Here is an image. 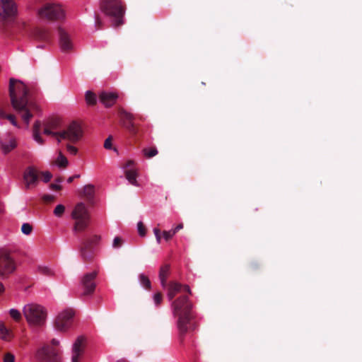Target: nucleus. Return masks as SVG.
I'll return each mask as SVG.
<instances>
[{"label": "nucleus", "instance_id": "nucleus-1", "mask_svg": "<svg viewBox=\"0 0 362 362\" xmlns=\"http://www.w3.org/2000/svg\"><path fill=\"white\" fill-rule=\"evenodd\" d=\"M9 96L13 108L28 126L30 120L33 117V112L37 110V107L34 103L29 101L27 86L21 81L11 78Z\"/></svg>", "mask_w": 362, "mask_h": 362}, {"label": "nucleus", "instance_id": "nucleus-2", "mask_svg": "<svg viewBox=\"0 0 362 362\" xmlns=\"http://www.w3.org/2000/svg\"><path fill=\"white\" fill-rule=\"evenodd\" d=\"M172 310L173 315L177 318V326L182 341L187 332L194 330L197 327L194 320L192 304L187 295H182L172 302Z\"/></svg>", "mask_w": 362, "mask_h": 362}, {"label": "nucleus", "instance_id": "nucleus-3", "mask_svg": "<svg viewBox=\"0 0 362 362\" xmlns=\"http://www.w3.org/2000/svg\"><path fill=\"white\" fill-rule=\"evenodd\" d=\"M43 126V133L54 136L58 141L68 140L74 143L79 141L83 136L81 127L76 122L70 123L66 129L62 132H57L60 127V120L58 118L49 119Z\"/></svg>", "mask_w": 362, "mask_h": 362}, {"label": "nucleus", "instance_id": "nucleus-4", "mask_svg": "<svg viewBox=\"0 0 362 362\" xmlns=\"http://www.w3.org/2000/svg\"><path fill=\"white\" fill-rule=\"evenodd\" d=\"M100 10L109 18L114 28L124 24L126 7L122 0H100Z\"/></svg>", "mask_w": 362, "mask_h": 362}, {"label": "nucleus", "instance_id": "nucleus-5", "mask_svg": "<svg viewBox=\"0 0 362 362\" xmlns=\"http://www.w3.org/2000/svg\"><path fill=\"white\" fill-rule=\"evenodd\" d=\"M23 315L27 322L34 326H41L46 319L45 309L37 304L25 305L23 310Z\"/></svg>", "mask_w": 362, "mask_h": 362}, {"label": "nucleus", "instance_id": "nucleus-6", "mask_svg": "<svg viewBox=\"0 0 362 362\" xmlns=\"http://www.w3.org/2000/svg\"><path fill=\"white\" fill-rule=\"evenodd\" d=\"M71 217L75 221L74 230L81 232L84 230L88 226L90 214L88 209L82 202L76 205L71 213Z\"/></svg>", "mask_w": 362, "mask_h": 362}, {"label": "nucleus", "instance_id": "nucleus-7", "mask_svg": "<svg viewBox=\"0 0 362 362\" xmlns=\"http://www.w3.org/2000/svg\"><path fill=\"white\" fill-rule=\"evenodd\" d=\"M38 13L42 18L49 21H59L64 18V11L59 4L47 3L39 10Z\"/></svg>", "mask_w": 362, "mask_h": 362}, {"label": "nucleus", "instance_id": "nucleus-8", "mask_svg": "<svg viewBox=\"0 0 362 362\" xmlns=\"http://www.w3.org/2000/svg\"><path fill=\"white\" fill-rule=\"evenodd\" d=\"M36 358L40 362H61L62 357L59 350L51 347L49 344H44L36 353Z\"/></svg>", "mask_w": 362, "mask_h": 362}, {"label": "nucleus", "instance_id": "nucleus-9", "mask_svg": "<svg viewBox=\"0 0 362 362\" xmlns=\"http://www.w3.org/2000/svg\"><path fill=\"white\" fill-rule=\"evenodd\" d=\"M16 269L14 259L11 257L10 252L6 250H0V276H8Z\"/></svg>", "mask_w": 362, "mask_h": 362}, {"label": "nucleus", "instance_id": "nucleus-10", "mask_svg": "<svg viewBox=\"0 0 362 362\" xmlns=\"http://www.w3.org/2000/svg\"><path fill=\"white\" fill-rule=\"evenodd\" d=\"M74 312L71 309H67L62 312L57 317L54 326L59 331H66L72 323Z\"/></svg>", "mask_w": 362, "mask_h": 362}, {"label": "nucleus", "instance_id": "nucleus-11", "mask_svg": "<svg viewBox=\"0 0 362 362\" xmlns=\"http://www.w3.org/2000/svg\"><path fill=\"white\" fill-rule=\"evenodd\" d=\"M17 13L16 5L12 0H1L0 20L8 21L16 16Z\"/></svg>", "mask_w": 362, "mask_h": 362}, {"label": "nucleus", "instance_id": "nucleus-12", "mask_svg": "<svg viewBox=\"0 0 362 362\" xmlns=\"http://www.w3.org/2000/svg\"><path fill=\"white\" fill-rule=\"evenodd\" d=\"M124 175L129 182L134 186H139L136 178L139 176L138 169L134 160H128L122 165Z\"/></svg>", "mask_w": 362, "mask_h": 362}, {"label": "nucleus", "instance_id": "nucleus-13", "mask_svg": "<svg viewBox=\"0 0 362 362\" xmlns=\"http://www.w3.org/2000/svg\"><path fill=\"white\" fill-rule=\"evenodd\" d=\"M39 175L40 171L33 166H30L25 170L23 173V180L26 189H29L37 185Z\"/></svg>", "mask_w": 362, "mask_h": 362}, {"label": "nucleus", "instance_id": "nucleus-14", "mask_svg": "<svg viewBox=\"0 0 362 362\" xmlns=\"http://www.w3.org/2000/svg\"><path fill=\"white\" fill-rule=\"evenodd\" d=\"M97 274V272L94 271L83 276L81 280V284L83 288V296H89L93 293L96 286L95 279Z\"/></svg>", "mask_w": 362, "mask_h": 362}, {"label": "nucleus", "instance_id": "nucleus-15", "mask_svg": "<svg viewBox=\"0 0 362 362\" xmlns=\"http://www.w3.org/2000/svg\"><path fill=\"white\" fill-rule=\"evenodd\" d=\"M168 288V298L169 300H172L175 296L182 292H185L188 293L189 295L192 294V291L190 288L187 285H183L176 281H170L167 284Z\"/></svg>", "mask_w": 362, "mask_h": 362}, {"label": "nucleus", "instance_id": "nucleus-16", "mask_svg": "<svg viewBox=\"0 0 362 362\" xmlns=\"http://www.w3.org/2000/svg\"><path fill=\"white\" fill-rule=\"evenodd\" d=\"M119 115L122 119H127L128 121L124 124L128 132L134 136L136 135L139 132V129L133 122V120L135 119V117L132 114L127 112L123 109L119 110Z\"/></svg>", "mask_w": 362, "mask_h": 362}, {"label": "nucleus", "instance_id": "nucleus-17", "mask_svg": "<svg viewBox=\"0 0 362 362\" xmlns=\"http://www.w3.org/2000/svg\"><path fill=\"white\" fill-rule=\"evenodd\" d=\"M85 339L83 337H78L74 342L72 348L71 362H79L84 351Z\"/></svg>", "mask_w": 362, "mask_h": 362}, {"label": "nucleus", "instance_id": "nucleus-18", "mask_svg": "<svg viewBox=\"0 0 362 362\" xmlns=\"http://www.w3.org/2000/svg\"><path fill=\"white\" fill-rule=\"evenodd\" d=\"M59 45L63 52H70L73 49V44L69 35L62 28H58Z\"/></svg>", "mask_w": 362, "mask_h": 362}, {"label": "nucleus", "instance_id": "nucleus-19", "mask_svg": "<svg viewBox=\"0 0 362 362\" xmlns=\"http://www.w3.org/2000/svg\"><path fill=\"white\" fill-rule=\"evenodd\" d=\"M118 95L114 93L102 92L99 95L100 101L107 107L112 106Z\"/></svg>", "mask_w": 362, "mask_h": 362}, {"label": "nucleus", "instance_id": "nucleus-20", "mask_svg": "<svg viewBox=\"0 0 362 362\" xmlns=\"http://www.w3.org/2000/svg\"><path fill=\"white\" fill-rule=\"evenodd\" d=\"M81 255L84 261L90 262L94 257L93 247L90 246V242H83L81 247Z\"/></svg>", "mask_w": 362, "mask_h": 362}, {"label": "nucleus", "instance_id": "nucleus-21", "mask_svg": "<svg viewBox=\"0 0 362 362\" xmlns=\"http://www.w3.org/2000/svg\"><path fill=\"white\" fill-rule=\"evenodd\" d=\"M42 123L36 121L33 128V136L34 140L39 144H43L44 141L41 136Z\"/></svg>", "mask_w": 362, "mask_h": 362}, {"label": "nucleus", "instance_id": "nucleus-22", "mask_svg": "<svg viewBox=\"0 0 362 362\" xmlns=\"http://www.w3.org/2000/svg\"><path fill=\"white\" fill-rule=\"evenodd\" d=\"M170 273V265L164 264L163 265L159 272V279L160 281V284L163 288L167 286V279Z\"/></svg>", "mask_w": 362, "mask_h": 362}, {"label": "nucleus", "instance_id": "nucleus-23", "mask_svg": "<svg viewBox=\"0 0 362 362\" xmlns=\"http://www.w3.org/2000/svg\"><path fill=\"white\" fill-rule=\"evenodd\" d=\"M82 196L86 198L88 202H91L95 194V187L93 185H86L83 187L82 190Z\"/></svg>", "mask_w": 362, "mask_h": 362}, {"label": "nucleus", "instance_id": "nucleus-24", "mask_svg": "<svg viewBox=\"0 0 362 362\" xmlns=\"http://www.w3.org/2000/svg\"><path fill=\"white\" fill-rule=\"evenodd\" d=\"M35 37L43 41H49L50 40L49 32L44 28H37L35 31Z\"/></svg>", "mask_w": 362, "mask_h": 362}, {"label": "nucleus", "instance_id": "nucleus-25", "mask_svg": "<svg viewBox=\"0 0 362 362\" xmlns=\"http://www.w3.org/2000/svg\"><path fill=\"white\" fill-rule=\"evenodd\" d=\"M0 119H8L13 126L18 127L16 116L12 114H7L4 110L0 109Z\"/></svg>", "mask_w": 362, "mask_h": 362}, {"label": "nucleus", "instance_id": "nucleus-26", "mask_svg": "<svg viewBox=\"0 0 362 362\" xmlns=\"http://www.w3.org/2000/svg\"><path fill=\"white\" fill-rule=\"evenodd\" d=\"M0 337L4 340L11 338V332L6 327L4 323L0 321Z\"/></svg>", "mask_w": 362, "mask_h": 362}, {"label": "nucleus", "instance_id": "nucleus-27", "mask_svg": "<svg viewBox=\"0 0 362 362\" xmlns=\"http://www.w3.org/2000/svg\"><path fill=\"white\" fill-rule=\"evenodd\" d=\"M139 279L140 284L144 288H146L147 290L151 289V283L147 276L144 275V274H141L139 276Z\"/></svg>", "mask_w": 362, "mask_h": 362}, {"label": "nucleus", "instance_id": "nucleus-28", "mask_svg": "<svg viewBox=\"0 0 362 362\" xmlns=\"http://www.w3.org/2000/svg\"><path fill=\"white\" fill-rule=\"evenodd\" d=\"M16 141L13 140L9 141L8 143L1 144V149L3 152L6 154L16 147Z\"/></svg>", "mask_w": 362, "mask_h": 362}, {"label": "nucleus", "instance_id": "nucleus-29", "mask_svg": "<svg viewBox=\"0 0 362 362\" xmlns=\"http://www.w3.org/2000/svg\"><path fill=\"white\" fill-rule=\"evenodd\" d=\"M86 100L88 105H93L96 103V95L90 90L86 93Z\"/></svg>", "mask_w": 362, "mask_h": 362}, {"label": "nucleus", "instance_id": "nucleus-30", "mask_svg": "<svg viewBox=\"0 0 362 362\" xmlns=\"http://www.w3.org/2000/svg\"><path fill=\"white\" fill-rule=\"evenodd\" d=\"M142 152L144 153V156L145 157L151 158L157 155L158 151L156 148L152 147V148H145L142 150Z\"/></svg>", "mask_w": 362, "mask_h": 362}, {"label": "nucleus", "instance_id": "nucleus-31", "mask_svg": "<svg viewBox=\"0 0 362 362\" xmlns=\"http://www.w3.org/2000/svg\"><path fill=\"white\" fill-rule=\"evenodd\" d=\"M37 271L40 274L48 276H50L54 274L51 269L45 266H38Z\"/></svg>", "mask_w": 362, "mask_h": 362}, {"label": "nucleus", "instance_id": "nucleus-32", "mask_svg": "<svg viewBox=\"0 0 362 362\" xmlns=\"http://www.w3.org/2000/svg\"><path fill=\"white\" fill-rule=\"evenodd\" d=\"M95 27L97 30H100L103 28V22L98 13H95Z\"/></svg>", "mask_w": 362, "mask_h": 362}, {"label": "nucleus", "instance_id": "nucleus-33", "mask_svg": "<svg viewBox=\"0 0 362 362\" xmlns=\"http://www.w3.org/2000/svg\"><path fill=\"white\" fill-rule=\"evenodd\" d=\"M65 211V206L62 204H58L54 210V214L57 217H61Z\"/></svg>", "mask_w": 362, "mask_h": 362}, {"label": "nucleus", "instance_id": "nucleus-34", "mask_svg": "<svg viewBox=\"0 0 362 362\" xmlns=\"http://www.w3.org/2000/svg\"><path fill=\"white\" fill-rule=\"evenodd\" d=\"M21 231L25 235H30L33 231V226L28 223H25L21 226Z\"/></svg>", "mask_w": 362, "mask_h": 362}, {"label": "nucleus", "instance_id": "nucleus-35", "mask_svg": "<svg viewBox=\"0 0 362 362\" xmlns=\"http://www.w3.org/2000/svg\"><path fill=\"white\" fill-rule=\"evenodd\" d=\"M9 314L10 316L16 321H19L21 319V314L18 310L11 309Z\"/></svg>", "mask_w": 362, "mask_h": 362}, {"label": "nucleus", "instance_id": "nucleus-36", "mask_svg": "<svg viewBox=\"0 0 362 362\" xmlns=\"http://www.w3.org/2000/svg\"><path fill=\"white\" fill-rule=\"evenodd\" d=\"M66 151L68 155L70 156H76L78 153L77 148L72 145H70V144H68L66 146Z\"/></svg>", "mask_w": 362, "mask_h": 362}, {"label": "nucleus", "instance_id": "nucleus-37", "mask_svg": "<svg viewBox=\"0 0 362 362\" xmlns=\"http://www.w3.org/2000/svg\"><path fill=\"white\" fill-rule=\"evenodd\" d=\"M175 234V230L173 229L163 232V238L166 241L170 240Z\"/></svg>", "mask_w": 362, "mask_h": 362}, {"label": "nucleus", "instance_id": "nucleus-38", "mask_svg": "<svg viewBox=\"0 0 362 362\" xmlns=\"http://www.w3.org/2000/svg\"><path fill=\"white\" fill-rule=\"evenodd\" d=\"M137 228H138L139 234L141 236L144 237V236L146 235V227H145V226L144 225V223L141 221H139L138 223Z\"/></svg>", "mask_w": 362, "mask_h": 362}, {"label": "nucleus", "instance_id": "nucleus-39", "mask_svg": "<svg viewBox=\"0 0 362 362\" xmlns=\"http://www.w3.org/2000/svg\"><path fill=\"white\" fill-rule=\"evenodd\" d=\"M40 175H42V180L45 182H48L52 177V175L49 171L40 172Z\"/></svg>", "mask_w": 362, "mask_h": 362}, {"label": "nucleus", "instance_id": "nucleus-40", "mask_svg": "<svg viewBox=\"0 0 362 362\" xmlns=\"http://www.w3.org/2000/svg\"><path fill=\"white\" fill-rule=\"evenodd\" d=\"M163 300V295L160 292L156 293L153 296V301L156 306H159Z\"/></svg>", "mask_w": 362, "mask_h": 362}, {"label": "nucleus", "instance_id": "nucleus-41", "mask_svg": "<svg viewBox=\"0 0 362 362\" xmlns=\"http://www.w3.org/2000/svg\"><path fill=\"white\" fill-rule=\"evenodd\" d=\"M69 160H55L54 165H57L59 168H65L69 164Z\"/></svg>", "mask_w": 362, "mask_h": 362}, {"label": "nucleus", "instance_id": "nucleus-42", "mask_svg": "<svg viewBox=\"0 0 362 362\" xmlns=\"http://www.w3.org/2000/svg\"><path fill=\"white\" fill-rule=\"evenodd\" d=\"M100 238V236L95 235L90 238L84 240L83 242H90V246L93 247V245H95L99 242Z\"/></svg>", "mask_w": 362, "mask_h": 362}, {"label": "nucleus", "instance_id": "nucleus-43", "mask_svg": "<svg viewBox=\"0 0 362 362\" xmlns=\"http://www.w3.org/2000/svg\"><path fill=\"white\" fill-rule=\"evenodd\" d=\"M123 240L120 237H116L115 238L113 243H112V247L114 248H119L122 245Z\"/></svg>", "mask_w": 362, "mask_h": 362}, {"label": "nucleus", "instance_id": "nucleus-44", "mask_svg": "<svg viewBox=\"0 0 362 362\" xmlns=\"http://www.w3.org/2000/svg\"><path fill=\"white\" fill-rule=\"evenodd\" d=\"M15 356L11 353H6L4 356V362H14Z\"/></svg>", "mask_w": 362, "mask_h": 362}, {"label": "nucleus", "instance_id": "nucleus-45", "mask_svg": "<svg viewBox=\"0 0 362 362\" xmlns=\"http://www.w3.org/2000/svg\"><path fill=\"white\" fill-rule=\"evenodd\" d=\"M112 146V137L110 136L104 142V147L106 149H110Z\"/></svg>", "mask_w": 362, "mask_h": 362}, {"label": "nucleus", "instance_id": "nucleus-46", "mask_svg": "<svg viewBox=\"0 0 362 362\" xmlns=\"http://www.w3.org/2000/svg\"><path fill=\"white\" fill-rule=\"evenodd\" d=\"M42 200L46 203H51L55 200V197L52 194H45L42 197Z\"/></svg>", "mask_w": 362, "mask_h": 362}, {"label": "nucleus", "instance_id": "nucleus-47", "mask_svg": "<svg viewBox=\"0 0 362 362\" xmlns=\"http://www.w3.org/2000/svg\"><path fill=\"white\" fill-rule=\"evenodd\" d=\"M153 233L156 236L157 243H160V241H161L160 230L158 228H155L153 229Z\"/></svg>", "mask_w": 362, "mask_h": 362}, {"label": "nucleus", "instance_id": "nucleus-48", "mask_svg": "<svg viewBox=\"0 0 362 362\" xmlns=\"http://www.w3.org/2000/svg\"><path fill=\"white\" fill-rule=\"evenodd\" d=\"M50 188L52 190H60L62 189V186L59 185H57V184H54V183H52L50 185Z\"/></svg>", "mask_w": 362, "mask_h": 362}, {"label": "nucleus", "instance_id": "nucleus-49", "mask_svg": "<svg viewBox=\"0 0 362 362\" xmlns=\"http://www.w3.org/2000/svg\"><path fill=\"white\" fill-rule=\"evenodd\" d=\"M79 177H80V175H73V176H71V177H69L68 178V180H67V182H68L69 183H71V182H73V180H74L75 178H78Z\"/></svg>", "mask_w": 362, "mask_h": 362}, {"label": "nucleus", "instance_id": "nucleus-50", "mask_svg": "<svg viewBox=\"0 0 362 362\" xmlns=\"http://www.w3.org/2000/svg\"><path fill=\"white\" fill-rule=\"evenodd\" d=\"M182 228H183V224L180 223L175 228H173V230H175V232L177 233L180 230H181Z\"/></svg>", "mask_w": 362, "mask_h": 362}, {"label": "nucleus", "instance_id": "nucleus-51", "mask_svg": "<svg viewBox=\"0 0 362 362\" xmlns=\"http://www.w3.org/2000/svg\"><path fill=\"white\" fill-rule=\"evenodd\" d=\"M51 343H52L51 347H54V348H55V346H57L59 344V341L55 339H53L52 340Z\"/></svg>", "mask_w": 362, "mask_h": 362}, {"label": "nucleus", "instance_id": "nucleus-52", "mask_svg": "<svg viewBox=\"0 0 362 362\" xmlns=\"http://www.w3.org/2000/svg\"><path fill=\"white\" fill-rule=\"evenodd\" d=\"M57 158H66V156L64 155L62 152H59V156Z\"/></svg>", "mask_w": 362, "mask_h": 362}, {"label": "nucleus", "instance_id": "nucleus-53", "mask_svg": "<svg viewBox=\"0 0 362 362\" xmlns=\"http://www.w3.org/2000/svg\"><path fill=\"white\" fill-rule=\"evenodd\" d=\"M4 291V286L2 283L0 282V294H1Z\"/></svg>", "mask_w": 362, "mask_h": 362}, {"label": "nucleus", "instance_id": "nucleus-54", "mask_svg": "<svg viewBox=\"0 0 362 362\" xmlns=\"http://www.w3.org/2000/svg\"><path fill=\"white\" fill-rule=\"evenodd\" d=\"M56 181H57V182H62L63 181V178H62V177H58V178H57V179H56Z\"/></svg>", "mask_w": 362, "mask_h": 362}, {"label": "nucleus", "instance_id": "nucleus-55", "mask_svg": "<svg viewBox=\"0 0 362 362\" xmlns=\"http://www.w3.org/2000/svg\"><path fill=\"white\" fill-rule=\"evenodd\" d=\"M117 362H127V361L124 359H121V360H119Z\"/></svg>", "mask_w": 362, "mask_h": 362}]
</instances>
